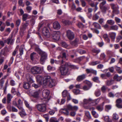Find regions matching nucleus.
<instances>
[{
	"label": "nucleus",
	"instance_id": "48",
	"mask_svg": "<svg viewBox=\"0 0 122 122\" xmlns=\"http://www.w3.org/2000/svg\"><path fill=\"white\" fill-rule=\"evenodd\" d=\"M21 22L20 20V19L17 20L16 21V25L17 27H18L20 25Z\"/></svg>",
	"mask_w": 122,
	"mask_h": 122
},
{
	"label": "nucleus",
	"instance_id": "61",
	"mask_svg": "<svg viewBox=\"0 0 122 122\" xmlns=\"http://www.w3.org/2000/svg\"><path fill=\"white\" fill-rule=\"evenodd\" d=\"M66 107L67 110H72V107L70 105H67V106Z\"/></svg>",
	"mask_w": 122,
	"mask_h": 122
},
{
	"label": "nucleus",
	"instance_id": "5",
	"mask_svg": "<svg viewBox=\"0 0 122 122\" xmlns=\"http://www.w3.org/2000/svg\"><path fill=\"white\" fill-rule=\"evenodd\" d=\"M42 71V67L35 66L32 67L31 69V72L34 74H37L41 73Z\"/></svg>",
	"mask_w": 122,
	"mask_h": 122
},
{
	"label": "nucleus",
	"instance_id": "29",
	"mask_svg": "<svg viewBox=\"0 0 122 122\" xmlns=\"http://www.w3.org/2000/svg\"><path fill=\"white\" fill-rule=\"evenodd\" d=\"M78 41V40L77 39H76L74 41H71L70 43L72 45L76 46L77 44Z\"/></svg>",
	"mask_w": 122,
	"mask_h": 122
},
{
	"label": "nucleus",
	"instance_id": "58",
	"mask_svg": "<svg viewBox=\"0 0 122 122\" xmlns=\"http://www.w3.org/2000/svg\"><path fill=\"white\" fill-rule=\"evenodd\" d=\"M4 82V81L2 79H1L0 80V86L2 88L3 87Z\"/></svg>",
	"mask_w": 122,
	"mask_h": 122
},
{
	"label": "nucleus",
	"instance_id": "9",
	"mask_svg": "<svg viewBox=\"0 0 122 122\" xmlns=\"http://www.w3.org/2000/svg\"><path fill=\"white\" fill-rule=\"evenodd\" d=\"M50 93L49 91L47 90H43L42 92V96L45 99L43 101H44V100L46 99H47L48 101L49 100L47 98L48 97Z\"/></svg>",
	"mask_w": 122,
	"mask_h": 122
},
{
	"label": "nucleus",
	"instance_id": "57",
	"mask_svg": "<svg viewBox=\"0 0 122 122\" xmlns=\"http://www.w3.org/2000/svg\"><path fill=\"white\" fill-rule=\"evenodd\" d=\"M85 58V56H82L81 57H80L78 58H77V59L78 61H81L82 60H83V59Z\"/></svg>",
	"mask_w": 122,
	"mask_h": 122
},
{
	"label": "nucleus",
	"instance_id": "59",
	"mask_svg": "<svg viewBox=\"0 0 122 122\" xmlns=\"http://www.w3.org/2000/svg\"><path fill=\"white\" fill-rule=\"evenodd\" d=\"M78 51L81 54H82L85 53H86V51H85L81 49L78 50Z\"/></svg>",
	"mask_w": 122,
	"mask_h": 122
},
{
	"label": "nucleus",
	"instance_id": "42",
	"mask_svg": "<svg viewBox=\"0 0 122 122\" xmlns=\"http://www.w3.org/2000/svg\"><path fill=\"white\" fill-rule=\"evenodd\" d=\"M28 15L27 14H24L23 15L22 20L24 21H25L27 19Z\"/></svg>",
	"mask_w": 122,
	"mask_h": 122
},
{
	"label": "nucleus",
	"instance_id": "18",
	"mask_svg": "<svg viewBox=\"0 0 122 122\" xmlns=\"http://www.w3.org/2000/svg\"><path fill=\"white\" fill-rule=\"evenodd\" d=\"M12 98V97L11 94L10 93L8 94L7 96V102L8 104L10 103L11 99Z\"/></svg>",
	"mask_w": 122,
	"mask_h": 122
},
{
	"label": "nucleus",
	"instance_id": "4",
	"mask_svg": "<svg viewBox=\"0 0 122 122\" xmlns=\"http://www.w3.org/2000/svg\"><path fill=\"white\" fill-rule=\"evenodd\" d=\"M48 102V99H46L43 101V103L37 105L36 106L38 110L40 112H44L46 110V104Z\"/></svg>",
	"mask_w": 122,
	"mask_h": 122
},
{
	"label": "nucleus",
	"instance_id": "37",
	"mask_svg": "<svg viewBox=\"0 0 122 122\" xmlns=\"http://www.w3.org/2000/svg\"><path fill=\"white\" fill-rule=\"evenodd\" d=\"M37 81L40 82L41 81L42 79V76L40 75H38L36 77Z\"/></svg>",
	"mask_w": 122,
	"mask_h": 122
},
{
	"label": "nucleus",
	"instance_id": "45",
	"mask_svg": "<svg viewBox=\"0 0 122 122\" xmlns=\"http://www.w3.org/2000/svg\"><path fill=\"white\" fill-rule=\"evenodd\" d=\"M101 99L99 98L94 100H92L93 102L92 103L95 102L96 104H97L100 101Z\"/></svg>",
	"mask_w": 122,
	"mask_h": 122
},
{
	"label": "nucleus",
	"instance_id": "15",
	"mask_svg": "<svg viewBox=\"0 0 122 122\" xmlns=\"http://www.w3.org/2000/svg\"><path fill=\"white\" fill-rule=\"evenodd\" d=\"M100 12L99 11L97 13L95 14L92 17V19L95 20H97L99 18V15L100 14Z\"/></svg>",
	"mask_w": 122,
	"mask_h": 122
},
{
	"label": "nucleus",
	"instance_id": "25",
	"mask_svg": "<svg viewBox=\"0 0 122 122\" xmlns=\"http://www.w3.org/2000/svg\"><path fill=\"white\" fill-rule=\"evenodd\" d=\"M24 47V46L22 45L19 48V51H20V55L21 56L23 54Z\"/></svg>",
	"mask_w": 122,
	"mask_h": 122
},
{
	"label": "nucleus",
	"instance_id": "14",
	"mask_svg": "<svg viewBox=\"0 0 122 122\" xmlns=\"http://www.w3.org/2000/svg\"><path fill=\"white\" fill-rule=\"evenodd\" d=\"M104 104V102H103L102 104L97 106L96 107V109L99 111H102L103 109Z\"/></svg>",
	"mask_w": 122,
	"mask_h": 122
},
{
	"label": "nucleus",
	"instance_id": "43",
	"mask_svg": "<svg viewBox=\"0 0 122 122\" xmlns=\"http://www.w3.org/2000/svg\"><path fill=\"white\" fill-rule=\"evenodd\" d=\"M24 102L26 106L30 110H31V108L30 106L29 105L28 103L26 101H25Z\"/></svg>",
	"mask_w": 122,
	"mask_h": 122
},
{
	"label": "nucleus",
	"instance_id": "27",
	"mask_svg": "<svg viewBox=\"0 0 122 122\" xmlns=\"http://www.w3.org/2000/svg\"><path fill=\"white\" fill-rule=\"evenodd\" d=\"M95 94L96 97H99L101 94V91L100 90L98 89L95 91Z\"/></svg>",
	"mask_w": 122,
	"mask_h": 122
},
{
	"label": "nucleus",
	"instance_id": "62",
	"mask_svg": "<svg viewBox=\"0 0 122 122\" xmlns=\"http://www.w3.org/2000/svg\"><path fill=\"white\" fill-rule=\"evenodd\" d=\"M104 21V19L103 18H100L98 20V22L101 24L103 23Z\"/></svg>",
	"mask_w": 122,
	"mask_h": 122
},
{
	"label": "nucleus",
	"instance_id": "52",
	"mask_svg": "<svg viewBox=\"0 0 122 122\" xmlns=\"http://www.w3.org/2000/svg\"><path fill=\"white\" fill-rule=\"evenodd\" d=\"M43 117L45 119L46 121L48 122L49 118L48 115L47 114H44L43 115Z\"/></svg>",
	"mask_w": 122,
	"mask_h": 122
},
{
	"label": "nucleus",
	"instance_id": "40",
	"mask_svg": "<svg viewBox=\"0 0 122 122\" xmlns=\"http://www.w3.org/2000/svg\"><path fill=\"white\" fill-rule=\"evenodd\" d=\"M55 69V68L52 67L50 65H48L47 67V69L49 71H51V70H54Z\"/></svg>",
	"mask_w": 122,
	"mask_h": 122
},
{
	"label": "nucleus",
	"instance_id": "13",
	"mask_svg": "<svg viewBox=\"0 0 122 122\" xmlns=\"http://www.w3.org/2000/svg\"><path fill=\"white\" fill-rule=\"evenodd\" d=\"M26 77L27 80L29 82L32 83L34 82L31 76H30L29 74H27L26 75Z\"/></svg>",
	"mask_w": 122,
	"mask_h": 122
},
{
	"label": "nucleus",
	"instance_id": "56",
	"mask_svg": "<svg viewBox=\"0 0 122 122\" xmlns=\"http://www.w3.org/2000/svg\"><path fill=\"white\" fill-rule=\"evenodd\" d=\"M92 52L93 53H96L97 54H98L100 52V50H97L95 49H93L92 50Z\"/></svg>",
	"mask_w": 122,
	"mask_h": 122
},
{
	"label": "nucleus",
	"instance_id": "34",
	"mask_svg": "<svg viewBox=\"0 0 122 122\" xmlns=\"http://www.w3.org/2000/svg\"><path fill=\"white\" fill-rule=\"evenodd\" d=\"M107 23L110 25H112L114 24L115 22L112 20H107Z\"/></svg>",
	"mask_w": 122,
	"mask_h": 122
},
{
	"label": "nucleus",
	"instance_id": "63",
	"mask_svg": "<svg viewBox=\"0 0 122 122\" xmlns=\"http://www.w3.org/2000/svg\"><path fill=\"white\" fill-rule=\"evenodd\" d=\"M113 12L114 14H118L119 13V11L118 9H116L113 10Z\"/></svg>",
	"mask_w": 122,
	"mask_h": 122
},
{
	"label": "nucleus",
	"instance_id": "17",
	"mask_svg": "<svg viewBox=\"0 0 122 122\" xmlns=\"http://www.w3.org/2000/svg\"><path fill=\"white\" fill-rule=\"evenodd\" d=\"M109 35L110 37L112 40H114L116 36V33H115L113 32L109 33Z\"/></svg>",
	"mask_w": 122,
	"mask_h": 122
},
{
	"label": "nucleus",
	"instance_id": "46",
	"mask_svg": "<svg viewBox=\"0 0 122 122\" xmlns=\"http://www.w3.org/2000/svg\"><path fill=\"white\" fill-rule=\"evenodd\" d=\"M105 120L108 122H112V121L110 120L109 118V117L108 116H107L105 117H104Z\"/></svg>",
	"mask_w": 122,
	"mask_h": 122
},
{
	"label": "nucleus",
	"instance_id": "23",
	"mask_svg": "<svg viewBox=\"0 0 122 122\" xmlns=\"http://www.w3.org/2000/svg\"><path fill=\"white\" fill-rule=\"evenodd\" d=\"M114 82V81L112 80H107L106 82V84L107 85L109 86L113 84Z\"/></svg>",
	"mask_w": 122,
	"mask_h": 122
},
{
	"label": "nucleus",
	"instance_id": "55",
	"mask_svg": "<svg viewBox=\"0 0 122 122\" xmlns=\"http://www.w3.org/2000/svg\"><path fill=\"white\" fill-rule=\"evenodd\" d=\"M10 83V85L12 86H14L15 84V82L13 80H11Z\"/></svg>",
	"mask_w": 122,
	"mask_h": 122
},
{
	"label": "nucleus",
	"instance_id": "47",
	"mask_svg": "<svg viewBox=\"0 0 122 122\" xmlns=\"http://www.w3.org/2000/svg\"><path fill=\"white\" fill-rule=\"evenodd\" d=\"M86 116L88 119H90L91 118V115L90 112L88 111H86L85 113Z\"/></svg>",
	"mask_w": 122,
	"mask_h": 122
},
{
	"label": "nucleus",
	"instance_id": "22",
	"mask_svg": "<svg viewBox=\"0 0 122 122\" xmlns=\"http://www.w3.org/2000/svg\"><path fill=\"white\" fill-rule=\"evenodd\" d=\"M93 24L95 27L99 29H101V26L98 23L94 22L93 23Z\"/></svg>",
	"mask_w": 122,
	"mask_h": 122
},
{
	"label": "nucleus",
	"instance_id": "2",
	"mask_svg": "<svg viewBox=\"0 0 122 122\" xmlns=\"http://www.w3.org/2000/svg\"><path fill=\"white\" fill-rule=\"evenodd\" d=\"M35 50L41 56L40 63L42 64H43L47 58V55L46 53L45 52L42 51L38 47L36 48Z\"/></svg>",
	"mask_w": 122,
	"mask_h": 122
},
{
	"label": "nucleus",
	"instance_id": "38",
	"mask_svg": "<svg viewBox=\"0 0 122 122\" xmlns=\"http://www.w3.org/2000/svg\"><path fill=\"white\" fill-rule=\"evenodd\" d=\"M19 114L22 117H24L26 115V114L25 112V110L21 111L19 113Z\"/></svg>",
	"mask_w": 122,
	"mask_h": 122
},
{
	"label": "nucleus",
	"instance_id": "19",
	"mask_svg": "<svg viewBox=\"0 0 122 122\" xmlns=\"http://www.w3.org/2000/svg\"><path fill=\"white\" fill-rule=\"evenodd\" d=\"M111 6V8L113 10L118 9L119 7L118 5L116 4H115L113 3H112L110 4Z\"/></svg>",
	"mask_w": 122,
	"mask_h": 122
},
{
	"label": "nucleus",
	"instance_id": "26",
	"mask_svg": "<svg viewBox=\"0 0 122 122\" xmlns=\"http://www.w3.org/2000/svg\"><path fill=\"white\" fill-rule=\"evenodd\" d=\"M112 108V106L110 105H106L105 107V110L106 111L108 112Z\"/></svg>",
	"mask_w": 122,
	"mask_h": 122
},
{
	"label": "nucleus",
	"instance_id": "53",
	"mask_svg": "<svg viewBox=\"0 0 122 122\" xmlns=\"http://www.w3.org/2000/svg\"><path fill=\"white\" fill-rule=\"evenodd\" d=\"M65 111V112H62L63 113L66 115H68L69 114V112L68 111L67 109L66 108H65L63 110Z\"/></svg>",
	"mask_w": 122,
	"mask_h": 122
},
{
	"label": "nucleus",
	"instance_id": "36",
	"mask_svg": "<svg viewBox=\"0 0 122 122\" xmlns=\"http://www.w3.org/2000/svg\"><path fill=\"white\" fill-rule=\"evenodd\" d=\"M69 67L75 69H78V67L77 66L73 65H71L69 63Z\"/></svg>",
	"mask_w": 122,
	"mask_h": 122
},
{
	"label": "nucleus",
	"instance_id": "41",
	"mask_svg": "<svg viewBox=\"0 0 122 122\" xmlns=\"http://www.w3.org/2000/svg\"><path fill=\"white\" fill-rule=\"evenodd\" d=\"M11 93L14 95L17 94V95H18V93H17L15 89L14 88H12L11 90Z\"/></svg>",
	"mask_w": 122,
	"mask_h": 122
},
{
	"label": "nucleus",
	"instance_id": "64",
	"mask_svg": "<svg viewBox=\"0 0 122 122\" xmlns=\"http://www.w3.org/2000/svg\"><path fill=\"white\" fill-rule=\"evenodd\" d=\"M62 46L66 48L67 46V45L66 43L64 42H62L61 43Z\"/></svg>",
	"mask_w": 122,
	"mask_h": 122
},
{
	"label": "nucleus",
	"instance_id": "32",
	"mask_svg": "<svg viewBox=\"0 0 122 122\" xmlns=\"http://www.w3.org/2000/svg\"><path fill=\"white\" fill-rule=\"evenodd\" d=\"M118 29V27L116 25H112L110 27V29L111 30H117Z\"/></svg>",
	"mask_w": 122,
	"mask_h": 122
},
{
	"label": "nucleus",
	"instance_id": "8",
	"mask_svg": "<svg viewBox=\"0 0 122 122\" xmlns=\"http://www.w3.org/2000/svg\"><path fill=\"white\" fill-rule=\"evenodd\" d=\"M66 36L70 40H72L74 37L73 33L70 30L66 31Z\"/></svg>",
	"mask_w": 122,
	"mask_h": 122
},
{
	"label": "nucleus",
	"instance_id": "24",
	"mask_svg": "<svg viewBox=\"0 0 122 122\" xmlns=\"http://www.w3.org/2000/svg\"><path fill=\"white\" fill-rule=\"evenodd\" d=\"M92 80L94 82L97 83H99L100 82V81L99 80V77L97 76L94 77L92 78Z\"/></svg>",
	"mask_w": 122,
	"mask_h": 122
},
{
	"label": "nucleus",
	"instance_id": "39",
	"mask_svg": "<svg viewBox=\"0 0 122 122\" xmlns=\"http://www.w3.org/2000/svg\"><path fill=\"white\" fill-rule=\"evenodd\" d=\"M73 92L76 95L79 94L80 92V90L79 89H74L73 91Z\"/></svg>",
	"mask_w": 122,
	"mask_h": 122
},
{
	"label": "nucleus",
	"instance_id": "50",
	"mask_svg": "<svg viewBox=\"0 0 122 122\" xmlns=\"http://www.w3.org/2000/svg\"><path fill=\"white\" fill-rule=\"evenodd\" d=\"M36 54L35 53V52H33L31 53L30 55V59H31L32 60H33L34 57L36 55Z\"/></svg>",
	"mask_w": 122,
	"mask_h": 122
},
{
	"label": "nucleus",
	"instance_id": "35",
	"mask_svg": "<svg viewBox=\"0 0 122 122\" xmlns=\"http://www.w3.org/2000/svg\"><path fill=\"white\" fill-rule=\"evenodd\" d=\"M50 122H59L56 117L51 118L50 120Z\"/></svg>",
	"mask_w": 122,
	"mask_h": 122
},
{
	"label": "nucleus",
	"instance_id": "7",
	"mask_svg": "<svg viewBox=\"0 0 122 122\" xmlns=\"http://www.w3.org/2000/svg\"><path fill=\"white\" fill-rule=\"evenodd\" d=\"M42 33L43 36L47 38H49L50 36L48 28L46 27H44L43 29Z\"/></svg>",
	"mask_w": 122,
	"mask_h": 122
},
{
	"label": "nucleus",
	"instance_id": "49",
	"mask_svg": "<svg viewBox=\"0 0 122 122\" xmlns=\"http://www.w3.org/2000/svg\"><path fill=\"white\" fill-rule=\"evenodd\" d=\"M106 88L105 86H103L101 88V90L102 93H104L105 92V91L106 89Z\"/></svg>",
	"mask_w": 122,
	"mask_h": 122
},
{
	"label": "nucleus",
	"instance_id": "1",
	"mask_svg": "<svg viewBox=\"0 0 122 122\" xmlns=\"http://www.w3.org/2000/svg\"><path fill=\"white\" fill-rule=\"evenodd\" d=\"M55 81L51 78L49 76H46L43 78V83L45 85H47L50 87L54 86Z\"/></svg>",
	"mask_w": 122,
	"mask_h": 122
},
{
	"label": "nucleus",
	"instance_id": "60",
	"mask_svg": "<svg viewBox=\"0 0 122 122\" xmlns=\"http://www.w3.org/2000/svg\"><path fill=\"white\" fill-rule=\"evenodd\" d=\"M12 36L10 37L9 38L7 39V44L8 45H9L12 39Z\"/></svg>",
	"mask_w": 122,
	"mask_h": 122
},
{
	"label": "nucleus",
	"instance_id": "12",
	"mask_svg": "<svg viewBox=\"0 0 122 122\" xmlns=\"http://www.w3.org/2000/svg\"><path fill=\"white\" fill-rule=\"evenodd\" d=\"M60 25L57 21H55L53 23V28L56 30H58L60 28Z\"/></svg>",
	"mask_w": 122,
	"mask_h": 122
},
{
	"label": "nucleus",
	"instance_id": "44",
	"mask_svg": "<svg viewBox=\"0 0 122 122\" xmlns=\"http://www.w3.org/2000/svg\"><path fill=\"white\" fill-rule=\"evenodd\" d=\"M32 9V7L30 6H27L26 8V9L27 12L30 13Z\"/></svg>",
	"mask_w": 122,
	"mask_h": 122
},
{
	"label": "nucleus",
	"instance_id": "3",
	"mask_svg": "<svg viewBox=\"0 0 122 122\" xmlns=\"http://www.w3.org/2000/svg\"><path fill=\"white\" fill-rule=\"evenodd\" d=\"M69 63L68 62H65L64 65L61 64V66L59 68V70L61 75L64 76L67 74L69 71Z\"/></svg>",
	"mask_w": 122,
	"mask_h": 122
},
{
	"label": "nucleus",
	"instance_id": "11",
	"mask_svg": "<svg viewBox=\"0 0 122 122\" xmlns=\"http://www.w3.org/2000/svg\"><path fill=\"white\" fill-rule=\"evenodd\" d=\"M86 71L87 74L90 73H92L95 75H96L97 74V71L92 68L86 69Z\"/></svg>",
	"mask_w": 122,
	"mask_h": 122
},
{
	"label": "nucleus",
	"instance_id": "28",
	"mask_svg": "<svg viewBox=\"0 0 122 122\" xmlns=\"http://www.w3.org/2000/svg\"><path fill=\"white\" fill-rule=\"evenodd\" d=\"M69 94V93H68L67 91L66 90H64L62 93V96L64 97L67 96Z\"/></svg>",
	"mask_w": 122,
	"mask_h": 122
},
{
	"label": "nucleus",
	"instance_id": "20",
	"mask_svg": "<svg viewBox=\"0 0 122 122\" xmlns=\"http://www.w3.org/2000/svg\"><path fill=\"white\" fill-rule=\"evenodd\" d=\"M66 56L65 52H63L62 53V58L63 59L61 60V64H62L65 62V61H64V59H66V60H67L66 58Z\"/></svg>",
	"mask_w": 122,
	"mask_h": 122
},
{
	"label": "nucleus",
	"instance_id": "31",
	"mask_svg": "<svg viewBox=\"0 0 122 122\" xmlns=\"http://www.w3.org/2000/svg\"><path fill=\"white\" fill-rule=\"evenodd\" d=\"M112 119L115 120H117L119 118V116L116 113H114L113 115Z\"/></svg>",
	"mask_w": 122,
	"mask_h": 122
},
{
	"label": "nucleus",
	"instance_id": "30",
	"mask_svg": "<svg viewBox=\"0 0 122 122\" xmlns=\"http://www.w3.org/2000/svg\"><path fill=\"white\" fill-rule=\"evenodd\" d=\"M101 9L102 11L104 13H105L106 11L108 10L107 7L106 6H104L100 8Z\"/></svg>",
	"mask_w": 122,
	"mask_h": 122
},
{
	"label": "nucleus",
	"instance_id": "6",
	"mask_svg": "<svg viewBox=\"0 0 122 122\" xmlns=\"http://www.w3.org/2000/svg\"><path fill=\"white\" fill-rule=\"evenodd\" d=\"M61 33L59 31H53L51 34V37L53 39L58 40L60 38Z\"/></svg>",
	"mask_w": 122,
	"mask_h": 122
},
{
	"label": "nucleus",
	"instance_id": "16",
	"mask_svg": "<svg viewBox=\"0 0 122 122\" xmlns=\"http://www.w3.org/2000/svg\"><path fill=\"white\" fill-rule=\"evenodd\" d=\"M92 102V100L90 98L88 99H84L83 100V104H90Z\"/></svg>",
	"mask_w": 122,
	"mask_h": 122
},
{
	"label": "nucleus",
	"instance_id": "51",
	"mask_svg": "<svg viewBox=\"0 0 122 122\" xmlns=\"http://www.w3.org/2000/svg\"><path fill=\"white\" fill-rule=\"evenodd\" d=\"M106 1L104 0L100 3V8L105 6L104 5L106 4Z\"/></svg>",
	"mask_w": 122,
	"mask_h": 122
},
{
	"label": "nucleus",
	"instance_id": "54",
	"mask_svg": "<svg viewBox=\"0 0 122 122\" xmlns=\"http://www.w3.org/2000/svg\"><path fill=\"white\" fill-rule=\"evenodd\" d=\"M80 1L81 3L82 7H85L86 5V3L84 0H80Z\"/></svg>",
	"mask_w": 122,
	"mask_h": 122
},
{
	"label": "nucleus",
	"instance_id": "10",
	"mask_svg": "<svg viewBox=\"0 0 122 122\" xmlns=\"http://www.w3.org/2000/svg\"><path fill=\"white\" fill-rule=\"evenodd\" d=\"M86 76V75L84 74L79 76L77 78L76 80L78 82H81L85 79Z\"/></svg>",
	"mask_w": 122,
	"mask_h": 122
},
{
	"label": "nucleus",
	"instance_id": "21",
	"mask_svg": "<svg viewBox=\"0 0 122 122\" xmlns=\"http://www.w3.org/2000/svg\"><path fill=\"white\" fill-rule=\"evenodd\" d=\"M30 86V84L29 83L24 82L23 86L25 89H28L29 88Z\"/></svg>",
	"mask_w": 122,
	"mask_h": 122
},
{
	"label": "nucleus",
	"instance_id": "33",
	"mask_svg": "<svg viewBox=\"0 0 122 122\" xmlns=\"http://www.w3.org/2000/svg\"><path fill=\"white\" fill-rule=\"evenodd\" d=\"M103 37L107 42L108 43L110 42V40L109 39L107 34H104L103 35Z\"/></svg>",
	"mask_w": 122,
	"mask_h": 122
}]
</instances>
